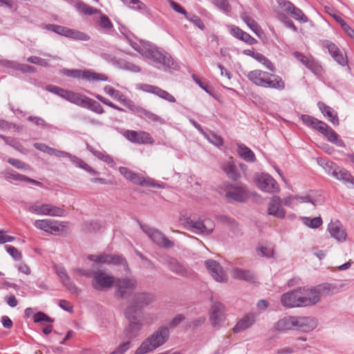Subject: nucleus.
I'll return each mask as SVG.
<instances>
[{
  "instance_id": "nucleus-1",
  "label": "nucleus",
  "mask_w": 354,
  "mask_h": 354,
  "mask_svg": "<svg viewBox=\"0 0 354 354\" xmlns=\"http://www.w3.org/2000/svg\"><path fill=\"white\" fill-rule=\"evenodd\" d=\"M320 293L316 288H298L282 295L281 302L286 308L313 306L319 302Z\"/></svg>"
},
{
  "instance_id": "nucleus-2",
  "label": "nucleus",
  "mask_w": 354,
  "mask_h": 354,
  "mask_svg": "<svg viewBox=\"0 0 354 354\" xmlns=\"http://www.w3.org/2000/svg\"><path fill=\"white\" fill-rule=\"evenodd\" d=\"M245 76L254 84L263 88L282 91L286 86L284 81L280 76L261 70L251 71L245 74Z\"/></svg>"
},
{
  "instance_id": "nucleus-3",
  "label": "nucleus",
  "mask_w": 354,
  "mask_h": 354,
  "mask_svg": "<svg viewBox=\"0 0 354 354\" xmlns=\"http://www.w3.org/2000/svg\"><path fill=\"white\" fill-rule=\"evenodd\" d=\"M142 56L151 59L158 68H164L165 70L173 69L177 71L179 69L178 64L173 59V58L167 53L160 50L155 45L149 42L145 45Z\"/></svg>"
},
{
  "instance_id": "nucleus-4",
  "label": "nucleus",
  "mask_w": 354,
  "mask_h": 354,
  "mask_svg": "<svg viewBox=\"0 0 354 354\" xmlns=\"http://www.w3.org/2000/svg\"><path fill=\"white\" fill-rule=\"evenodd\" d=\"M169 337L168 327L162 326L142 342L135 354H146L163 345Z\"/></svg>"
},
{
  "instance_id": "nucleus-5",
  "label": "nucleus",
  "mask_w": 354,
  "mask_h": 354,
  "mask_svg": "<svg viewBox=\"0 0 354 354\" xmlns=\"http://www.w3.org/2000/svg\"><path fill=\"white\" fill-rule=\"evenodd\" d=\"M125 317L128 319L129 324L124 329V337L131 339L138 335L140 330L143 326L140 314L137 313L136 306H127L124 310Z\"/></svg>"
},
{
  "instance_id": "nucleus-6",
  "label": "nucleus",
  "mask_w": 354,
  "mask_h": 354,
  "mask_svg": "<svg viewBox=\"0 0 354 354\" xmlns=\"http://www.w3.org/2000/svg\"><path fill=\"white\" fill-rule=\"evenodd\" d=\"M92 286L99 291H104L111 288L115 282L113 276L105 271L98 268L95 264L93 265Z\"/></svg>"
},
{
  "instance_id": "nucleus-7",
  "label": "nucleus",
  "mask_w": 354,
  "mask_h": 354,
  "mask_svg": "<svg viewBox=\"0 0 354 354\" xmlns=\"http://www.w3.org/2000/svg\"><path fill=\"white\" fill-rule=\"evenodd\" d=\"M140 226L143 232L156 245L167 249L174 247V243L169 240V239L167 238L160 230L154 227H151L146 224L140 223Z\"/></svg>"
},
{
  "instance_id": "nucleus-8",
  "label": "nucleus",
  "mask_w": 354,
  "mask_h": 354,
  "mask_svg": "<svg viewBox=\"0 0 354 354\" xmlns=\"http://www.w3.org/2000/svg\"><path fill=\"white\" fill-rule=\"evenodd\" d=\"M140 226L143 232L156 245L167 249L174 247V243L169 240V239L167 238L160 230L154 227H151L146 224L140 223Z\"/></svg>"
},
{
  "instance_id": "nucleus-9",
  "label": "nucleus",
  "mask_w": 354,
  "mask_h": 354,
  "mask_svg": "<svg viewBox=\"0 0 354 354\" xmlns=\"http://www.w3.org/2000/svg\"><path fill=\"white\" fill-rule=\"evenodd\" d=\"M63 74L67 77L82 79L92 82L108 80L106 75L91 70L64 69Z\"/></svg>"
},
{
  "instance_id": "nucleus-10",
  "label": "nucleus",
  "mask_w": 354,
  "mask_h": 354,
  "mask_svg": "<svg viewBox=\"0 0 354 354\" xmlns=\"http://www.w3.org/2000/svg\"><path fill=\"white\" fill-rule=\"evenodd\" d=\"M28 210L33 214L49 216L62 217L66 215V212L64 209L50 203H35L30 205Z\"/></svg>"
},
{
  "instance_id": "nucleus-11",
  "label": "nucleus",
  "mask_w": 354,
  "mask_h": 354,
  "mask_svg": "<svg viewBox=\"0 0 354 354\" xmlns=\"http://www.w3.org/2000/svg\"><path fill=\"white\" fill-rule=\"evenodd\" d=\"M34 226L52 234H60L66 232V223L51 219L36 220Z\"/></svg>"
},
{
  "instance_id": "nucleus-12",
  "label": "nucleus",
  "mask_w": 354,
  "mask_h": 354,
  "mask_svg": "<svg viewBox=\"0 0 354 354\" xmlns=\"http://www.w3.org/2000/svg\"><path fill=\"white\" fill-rule=\"evenodd\" d=\"M46 28L58 35L65 36L73 39L81 41H88L90 39V37L86 33L62 26L56 24H47L46 25Z\"/></svg>"
},
{
  "instance_id": "nucleus-13",
  "label": "nucleus",
  "mask_w": 354,
  "mask_h": 354,
  "mask_svg": "<svg viewBox=\"0 0 354 354\" xmlns=\"http://www.w3.org/2000/svg\"><path fill=\"white\" fill-rule=\"evenodd\" d=\"M115 296L118 298H124L131 295L136 289L137 283L134 279L123 277L115 280Z\"/></svg>"
},
{
  "instance_id": "nucleus-14",
  "label": "nucleus",
  "mask_w": 354,
  "mask_h": 354,
  "mask_svg": "<svg viewBox=\"0 0 354 354\" xmlns=\"http://www.w3.org/2000/svg\"><path fill=\"white\" fill-rule=\"evenodd\" d=\"M122 136L129 142L138 145H153L155 142L151 134L145 131L124 130Z\"/></svg>"
},
{
  "instance_id": "nucleus-15",
  "label": "nucleus",
  "mask_w": 354,
  "mask_h": 354,
  "mask_svg": "<svg viewBox=\"0 0 354 354\" xmlns=\"http://www.w3.org/2000/svg\"><path fill=\"white\" fill-rule=\"evenodd\" d=\"M185 224L192 232L198 234L209 235L214 230V224L208 220L194 221L190 217H187L185 218Z\"/></svg>"
},
{
  "instance_id": "nucleus-16",
  "label": "nucleus",
  "mask_w": 354,
  "mask_h": 354,
  "mask_svg": "<svg viewBox=\"0 0 354 354\" xmlns=\"http://www.w3.org/2000/svg\"><path fill=\"white\" fill-rule=\"evenodd\" d=\"M226 309L220 301L212 303L209 311V321L214 328H219L225 320Z\"/></svg>"
},
{
  "instance_id": "nucleus-17",
  "label": "nucleus",
  "mask_w": 354,
  "mask_h": 354,
  "mask_svg": "<svg viewBox=\"0 0 354 354\" xmlns=\"http://www.w3.org/2000/svg\"><path fill=\"white\" fill-rule=\"evenodd\" d=\"M257 185L262 191L275 193L279 191L277 181L268 174H261L257 178Z\"/></svg>"
},
{
  "instance_id": "nucleus-18",
  "label": "nucleus",
  "mask_w": 354,
  "mask_h": 354,
  "mask_svg": "<svg viewBox=\"0 0 354 354\" xmlns=\"http://www.w3.org/2000/svg\"><path fill=\"white\" fill-rule=\"evenodd\" d=\"M205 266L212 278L218 282H226L227 277L219 263L213 259L205 261Z\"/></svg>"
},
{
  "instance_id": "nucleus-19",
  "label": "nucleus",
  "mask_w": 354,
  "mask_h": 354,
  "mask_svg": "<svg viewBox=\"0 0 354 354\" xmlns=\"http://www.w3.org/2000/svg\"><path fill=\"white\" fill-rule=\"evenodd\" d=\"M90 261L95 263H108L114 265H123L127 266V261L120 255L101 254L98 256L91 254L88 257Z\"/></svg>"
},
{
  "instance_id": "nucleus-20",
  "label": "nucleus",
  "mask_w": 354,
  "mask_h": 354,
  "mask_svg": "<svg viewBox=\"0 0 354 354\" xmlns=\"http://www.w3.org/2000/svg\"><path fill=\"white\" fill-rule=\"evenodd\" d=\"M130 111L133 113L137 115L139 118L145 120L151 121L160 124H164L166 122L165 120L162 117L135 104L133 105Z\"/></svg>"
},
{
  "instance_id": "nucleus-21",
  "label": "nucleus",
  "mask_w": 354,
  "mask_h": 354,
  "mask_svg": "<svg viewBox=\"0 0 354 354\" xmlns=\"http://www.w3.org/2000/svg\"><path fill=\"white\" fill-rule=\"evenodd\" d=\"M225 197L230 201H243L248 196V192L243 186H232L229 185L226 187Z\"/></svg>"
},
{
  "instance_id": "nucleus-22",
  "label": "nucleus",
  "mask_w": 354,
  "mask_h": 354,
  "mask_svg": "<svg viewBox=\"0 0 354 354\" xmlns=\"http://www.w3.org/2000/svg\"><path fill=\"white\" fill-rule=\"evenodd\" d=\"M155 297L149 292H138L134 295L132 304L129 306H136L137 313L141 314V308L153 302Z\"/></svg>"
},
{
  "instance_id": "nucleus-23",
  "label": "nucleus",
  "mask_w": 354,
  "mask_h": 354,
  "mask_svg": "<svg viewBox=\"0 0 354 354\" xmlns=\"http://www.w3.org/2000/svg\"><path fill=\"white\" fill-rule=\"evenodd\" d=\"M295 330L309 332L315 329L317 326V321L312 317H297L295 316Z\"/></svg>"
},
{
  "instance_id": "nucleus-24",
  "label": "nucleus",
  "mask_w": 354,
  "mask_h": 354,
  "mask_svg": "<svg viewBox=\"0 0 354 354\" xmlns=\"http://www.w3.org/2000/svg\"><path fill=\"white\" fill-rule=\"evenodd\" d=\"M258 315L255 313H249L245 315L234 326L233 332L239 333L251 327L257 321Z\"/></svg>"
},
{
  "instance_id": "nucleus-25",
  "label": "nucleus",
  "mask_w": 354,
  "mask_h": 354,
  "mask_svg": "<svg viewBox=\"0 0 354 354\" xmlns=\"http://www.w3.org/2000/svg\"><path fill=\"white\" fill-rule=\"evenodd\" d=\"M318 131L323 134L327 138L328 141L331 143L336 145L337 147H345L344 142L342 140L339 138L338 134L326 123L324 122L323 126L318 127Z\"/></svg>"
},
{
  "instance_id": "nucleus-26",
  "label": "nucleus",
  "mask_w": 354,
  "mask_h": 354,
  "mask_svg": "<svg viewBox=\"0 0 354 354\" xmlns=\"http://www.w3.org/2000/svg\"><path fill=\"white\" fill-rule=\"evenodd\" d=\"M323 46L328 49L331 57L341 66L347 64V59L344 56L339 48L333 42L328 40H324L322 43Z\"/></svg>"
},
{
  "instance_id": "nucleus-27",
  "label": "nucleus",
  "mask_w": 354,
  "mask_h": 354,
  "mask_svg": "<svg viewBox=\"0 0 354 354\" xmlns=\"http://www.w3.org/2000/svg\"><path fill=\"white\" fill-rule=\"evenodd\" d=\"M328 230L330 236L337 241L344 242L346 241V232L338 220L331 221L328 225Z\"/></svg>"
},
{
  "instance_id": "nucleus-28",
  "label": "nucleus",
  "mask_w": 354,
  "mask_h": 354,
  "mask_svg": "<svg viewBox=\"0 0 354 354\" xmlns=\"http://www.w3.org/2000/svg\"><path fill=\"white\" fill-rule=\"evenodd\" d=\"M104 91L113 99L123 104L129 110H131L134 104L133 101L127 98L120 91L115 89L110 85L105 86L104 87Z\"/></svg>"
},
{
  "instance_id": "nucleus-29",
  "label": "nucleus",
  "mask_w": 354,
  "mask_h": 354,
  "mask_svg": "<svg viewBox=\"0 0 354 354\" xmlns=\"http://www.w3.org/2000/svg\"><path fill=\"white\" fill-rule=\"evenodd\" d=\"M295 199L298 201L299 203H310L314 206L321 205L324 201V198L322 194L312 190L304 196H295Z\"/></svg>"
},
{
  "instance_id": "nucleus-30",
  "label": "nucleus",
  "mask_w": 354,
  "mask_h": 354,
  "mask_svg": "<svg viewBox=\"0 0 354 354\" xmlns=\"http://www.w3.org/2000/svg\"><path fill=\"white\" fill-rule=\"evenodd\" d=\"M281 203L279 196H272L268 204V213L279 218H283L286 216V211L281 207Z\"/></svg>"
},
{
  "instance_id": "nucleus-31",
  "label": "nucleus",
  "mask_w": 354,
  "mask_h": 354,
  "mask_svg": "<svg viewBox=\"0 0 354 354\" xmlns=\"http://www.w3.org/2000/svg\"><path fill=\"white\" fill-rule=\"evenodd\" d=\"M71 4L80 14L85 15H92L95 14L101 13L100 10L94 8L84 3L81 0H66Z\"/></svg>"
},
{
  "instance_id": "nucleus-32",
  "label": "nucleus",
  "mask_w": 354,
  "mask_h": 354,
  "mask_svg": "<svg viewBox=\"0 0 354 354\" xmlns=\"http://www.w3.org/2000/svg\"><path fill=\"white\" fill-rule=\"evenodd\" d=\"M56 272L59 277L61 279L64 286L71 292L77 293L79 292L78 288L71 281L70 277L67 274L65 268L62 266L56 268Z\"/></svg>"
},
{
  "instance_id": "nucleus-33",
  "label": "nucleus",
  "mask_w": 354,
  "mask_h": 354,
  "mask_svg": "<svg viewBox=\"0 0 354 354\" xmlns=\"http://www.w3.org/2000/svg\"><path fill=\"white\" fill-rule=\"evenodd\" d=\"M166 264L169 270L178 275L185 276L188 272L187 268L173 257H168Z\"/></svg>"
},
{
  "instance_id": "nucleus-34",
  "label": "nucleus",
  "mask_w": 354,
  "mask_h": 354,
  "mask_svg": "<svg viewBox=\"0 0 354 354\" xmlns=\"http://www.w3.org/2000/svg\"><path fill=\"white\" fill-rule=\"evenodd\" d=\"M232 276L234 279L244 280L248 282H253L255 280V274L250 270H244L234 268L232 270Z\"/></svg>"
},
{
  "instance_id": "nucleus-35",
  "label": "nucleus",
  "mask_w": 354,
  "mask_h": 354,
  "mask_svg": "<svg viewBox=\"0 0 354 354\" xmlns=\"http://www.w3.org/2000/svg\"><path fill=\"white\" fill-rule=\"evenodd\" d=\"M230 32L234 37L247 43L248 44L253 45V44H256L257 43V39H255L250 35H249L246 32L243 31L239 27H236V26L232 27Z\"/></svg>"
},
{
  "instance_id": "nucleus-36",
  "label": "nucleus",
  "mask_w": 354,
  "mask_h": 354,
  "mask_svg": "<svg viewBox=\"0 0 354 354\" xmlns=\"http://www.w3.org/2000/svg\"><path fill=\"white\" fill-rule=\"evenodd\" d=\"M237 153L246 162H253L256 160V156L254 152L243 144H237Z\"/></svg>"
},
{
  "instance_id": "nucleus-37",
  "label": "nucleus",
  "mask_w": 354,
  "mask_h": 354,
  "mask_svg": "<svg viewBox=\"0 0 354 354\" xmlns=\"http://www.w3.org/2000/svg\"><path fill=\"white\" fill-rule=\"evenodd\" d=\"M318 106L324 115L326 116L330 122L334 125H337L339 124V119L337 113L331 107L327 106L323 102H319Z\"/></svg>"
},
{
  "instance_id": "nucleus-38",
  "label": "nucleus",
  "mask_w": 354,
  "mask_h": 354,
  "mask_svg": "<svg viewBox=\"0 0 354 354\" xmlns=\"http://www.w3.org/2000/svg\"><path fill=\"white\" fill-rule=\"evenodd\" d=\"M223 170L225 171L228 178L233 180H238L241 175L237 170L236 166L232 160L225 162L222 167Z\"/></svg>"
},
{
  "instance_id": "nucleus-39",
  "label": "nucleus",
  "mask_w": 354,
  "mask_h": 354,
  "mask_svg": "<svg viewBox=\"0 0 354 354\" xmlns=\"http://www.w3.org/2000/svg\"><path fill=\"white\" fill-rule=\"evenodd\" d=\"M295 316L283 317L279 319L275 324L277 330H288L292 328L295 329Z\"/></svg>"
},
{
  "instance_id": "nucleus-40",
  "label": "nucleus",
  "mask_w": 354,
  "mask_h": 354,
  "mask_svg": "<svg viewBox=\"0 0 354 354\" xmlns=\"http://www.w3.org/2000/svg\"><path fill=\"white\" fill-rule=\"evenodd\" d=\"M241 19L247 24L250 30L254 32L258 37L263 33L261 26L251 17L248 16L245 12L241 14Z\"/></svg>"
},
{
  "instance_id": "nucleus-41",
  "label": "nucleus",
  "mask_w": 354,
  "mask_h": 354,
  "mask_svg": "<svg viewBox=\"0 0 354 354\" xmlns=\"http://www.w3.org/2000/svg\"><path fill=\"white\" fill-rule=\"evenodd\" d=\"M131 181L134 184L139 185L141 186L151 187H161L159 185L156 183V182L153 179L150 178H145L142 174L137 173L135 174Z\"/></svg>"
},
{
  "instance_id": "nucleus-42",
  "label": "nucleus",
  "mask_w": 354,
  "mask_h": 354,
  "mask_svg": "<svg viewBox=\"0 0 354 354\" xmlns=\"http://www.w3.org/2000/svg\"><path fill=\"white\" fill-rule=\"evenodd\" d=\"M88 97L78 93L69 91L66 96V100L81 107L84 106Z\"/></svg>"
},
{
  "instance_id": "nucleus-43",
  "label": "nucleus",
  "mask_w": 354,
  "mask_h": 354,
  "mask_svg": "<svg viewBox=\"0 0 354 354\" xmlns=\"http://www.w3.org/2000/svg\"><path fill=\"white\" fill-rule=\"evenodd\" d=\"M257 253L259 256L266 258L274 257V249L271 244H261L257 248Z\"/></svg>"
},
{
  "instance_id": "nucleus-44",
  "label": "nucleus",
  "mask_w": 354,
  "mask_h": 354,
  "mask_svg": "<svg viewBox=\"0 0 354 354\" xmlns=\"http://www.w3.org/2000/svg\"><path fill=\"white\" fill-rule=\"evenodd\" d=\"M337 180H341L345 184L350 183L353 185V176L346 169L339 167L333 176Z\"/></svg>"
},
{
  "instance_id": "nucleus-45",
  "label": "nucleus",
  "mask_w": 354,
  "mask_h": 354,
  "mask_svg": "<svg viewBox=\"0 0 354 354\" xmlns=\"http://www.w3.org/2000/svg\"><path fill=\"white\" fill-rule=\"evenodd\" d=\"M68 158L76 167L86 171L91 174L95 175L97 174V172L95 170L92 169L88 164H86L84 160L79 158L78 157L69 153Z\"/></svg>"
},
{
  "instance_id": "nucleus-46",
  "label": "nucleus",
  "mask_w": 354,
  "mask_h": 354,
  "mask_svg": "<svg viewBox=\"0 0 354 354\" xmlns=\"http://www.w3.org/2000/svg\"><path fill=\"white\" fill-rule=\"evenodd\" d=\"M317 162L319 165H321L325 171L328 174L331 175L333 177L335 175V173L337 172V169L339 168L334 162L332 161H325L322 158L317 159Z\"/></svg>"
},
{
  "instance_id": "nucleus-47",
  "label": "nucleus",
  "mask_w": 354,
  "mask_h": 354,
  "mask_svg": "<svg viewBox=\"0 0 354 354\" xmlns=\"http://www.w3.org/2000/svg\"><path fill=\"white\" fill-rule=\"evenodd\" d=\"M302 122L308 127L318 131V127L323 126L324 122L308 115H301Z\"/></svg>"
},
{
  "instance_id": "nucleus-48",
  "label": "nucleus",
  "mask_w": 354,
  "mask_h": 354,
  "mask_svg": "<svg viewBox=\"0 0 354 354\" xmlns=\"http://www.w3.org/2000/svg\"><path fill=\"white\" fill-rule=\"evenodd\" d=\"M84 108L88 109L96 113L102 114L104 111L101 104L97 101L88 97Z\"/></svg>"
},
{
  "instance_id": "nucleus-49",
  "label": "nucleus",
  "mask_w": 354,
  "mask_h": 354,
  "mask_svg": "<svg viewBox=\"0 0 354 354\" xmlns=\"http://www.w3.org/2000/svg\"><path fill=\"white\" fill-rule=\"evenodd\" d=\"M139 88L144 92L152 93L159 97L160 98L161 97L163 91V89H162L161 88L148 84H142L140 85Z\"/></svg>"
},
{
  "instance_id": "nucleus-50",
  "label": "nucleus",
  "mask_w": 354,
  "mask_h": 354,
  "mask_svg": "<svg viewBox=\"0 0 354 354\" xmlns=\"http://www.w3.org/2000/svg\"><path fill=\"white\" fill-rule=\"evenodd\" d=\"M252 55H254V59L264 65L267 69L271 72L275 71L274 64L265 55L260 53H256V54H252Z\"/></svg>"
},
{
  "instance_id": "nucleus-51",
  "label": "nucleus",
  "mask_w": 354,
  "mask_h": 354,
  "mask_svg": "<svg viewBox=\"0 0 354 354\" xmlns=\"http://www.w3.org/2000/svg\"><path fill=\"white\" fill-rule=\"evenodd\" d=\"M291 17H292L295 20L298 21L301 23H306L308 21V17L303 12V11L295 6L293 9L288 14Z\"/></svg>"
},
{
  "instance_id": "nucleus-52",
  "label": "nucleus",
  "mask_w": 354,
  "mask_h": 354,
  "mask_svg": "<svg viewBox=\"0 0 354 354\" xmlns=\"http://www.w3.org/2000/svg\"><path fill=\"white\" fill-rule=\"evenodd\" d=\"M203 136L212 144L215 145L216 147H221L223 145V138L214 133L212 131H209V133H207L205 131V133L203 134Z\"/></svg>"
},
{
  "instance_id": "nucleus-53",
  "label": "nucleus",
  "mask_w": 354,
  "mask_h": 354,
  "mask_svg": "<svg viewBox=\"0 0 354 354\" xmlns=\"http://www.w3.org/2000/svg\"><path fill=\"white\" fill-rule=\"evenodd\" d=\"M301 220L304 224L310 228H317L323 223L322 218L320 216H316L313 218L309 217H302Z\"/></svg>"
},
{
  "instance_id": "nucleus-54",
  "label": "nucleus",
  "mask_w": 354,
  "mask_h": 354,
  "mask_svg": "<svg viewBox=\"0 0 354 354\" xmlns=\"http://www.w3.org/2000/svg\"><path fill=\"white\" fill-rule=\"evenodd\" d=\"M119 64L122 68L133 73H139L140 71V68L138 66L123 59L119 61Z\"/></svg>"
},
{
  "instance_id": "nucleus-55",
  "label": "nucleus",
  "mask_w": 354,
  "mask_h": 354,
  "mask_svg": "<svg viewBox=\"0 0 354 354\" xmlns=\"http://www.w3.org/2000/svg\"><path fill=\"white\" fill-rule=\"evenodd\" d=\"M306 67L308 68L309 70H310L313 73H314L316 75L319 74L322 72L321 66L313 57L310 59V61L308 62V63Z\"/></svg>"
},
{
  "instance_id": "nucleus-56",
  "label": "nucleus",
  "mask_w": 354,
  "mask_h": 354,
  "mask_svg": "<svg viewBox=\"0 0 354 354\" xmlns=\"http://www.w3.org/2000/svg\"><path fill=\"white\" fill-rule=\"evenodd\" d=\"M129 45L140 55H143L145 50L146 49L145 45L149 44V41H141L140 44H138L131 40H129Z\"/></svg>"
},
{
  "instance_id": "nucleus-57",
  "label": "nucleus",
  "mask_w": 354,
  "mask_h": 354,
  "mask_svg": "<svg viewBox=\"0 0 354 354\" xmlns=\"http://www.w3.org/2000/svg\"><path fill=\"white\" fill-rule=\"evenodd\" d=\"M7 252L15 260L19 261L21 259L22 254L16 248L12 245H6Z\"/></svg>"
},
{
  "instance_id": "nucleus-58",
  "label": "nucleus",
  "mask_w": 354,
  "mask_h": 354,
  "mask_svg": "<svg viewBox=\"0 0 354 354\" xmlns=\"http://www.w3.org/2000/svg\"><path fill=\"white\" fill-rule=\"evenodd\" d=\"M29 63L34 64L43 67H48L49 66L48 62L46 59H42L37 56H30L27 59Z\"/></svg>"
},
{
  "instance_id": "nucleus-59",
  "label": "nucleus",
  "mask_w": 354,
  "mask_h": 354,
  "mask_svg": "<svg viewBox=\"0 0 354 354\" xmlns=\"http://www.w3.org/2000/svg\"><path fill=\"white\" fill-rule=\"evenodd\" d=\"M278 4L287 15H288L295 6L292 2L288 0H278Z\"/></svg>"
},
{
  "instance_id": "nucleus-60",
  "label": "nucleus",
  "mask_w": 354,
  "mask_h": 354,
  "mask_svg": "<svg viewBox=\"0 0 354 354\" xmlns=\"http://www.w3.org/2000/svg\"><path fill=\"white\" fill-rule=\"evenodd\" d=\"M131 347V342L128 340L126 342H123L120 344L113 352L111 354H124L126 351H127Z\"/></svg>"
},
{
  "instance_id": "nucleus-61",
  "label": "nucleus",
  "mask_w": 354,
  "mask_h": 354,
  "mask_svg": "<svg viewBox=\"0 0 354 354\" xmlns=\"http://www.w3.org/2000/svg\"><path fill=\"white\" fill-rule=\"evenodd\" d=\"M28 120L33 122L36 126H41L44 128L50 127V125L40 117L30 115L28 118Z\"/></svg>"
},
{
  "instance_id": "nucleus-62",
  "label": "nucleus",
  "mask_w": 354,
  "mask_h": 354,
  "mask_svg": "<svg viewBox=\"0 0 354 354\" xmlns=\"http://www.w3.org/2000/svg\"><path fill=\"white\" fill-rule=\"evenodd\" d=\"M215 4L219 9L226 13L230 12L231 10V6L228 0H216Z\"/></svg>"
},
{
  "instance_id": "nucleus-63",
  "label": "nucleus",
  "mask_w": 354,
  "mask_h": 354,
  "mask_svg": "<svg viewBox=\"0 0 354 354\" xmlns=\"http://www.w3.org/2000/svg\"><path fill=\"white\" fill-rule=\"evenodd\" d=\"M34 322H41L43 321L47 322H53V319L48 317L46 314H45L43 312H38L35 313L33 316Z\"/></svg>"
},
{
  "instance_id": "nucleus-64",
  "label": "nucleus",
  "mask_w": 354,
  "mask_h": 354,
  "mask_svg": "<svg viewBox=\"0 0 354 354\" xmlns=\"http://www.w3.org/2000/svg\"><path fill=\"white\" fill-rule=\"evenodd\" d=\"M8 162L12 165L13 167L17 168V169H28L29 166L25 164L24 162H22L20 160L15 159L13 158H9L8 159Z\"/></svg>"
}]
</instances>
